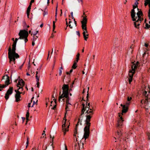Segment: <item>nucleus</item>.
I'll return each instance as SVG.
<instances>
[{
    "mask_svg": "<svg viewBox=\"0 0 150 150\" xmlns=\"http://www.w3.org/2000/svg\"><path fill=\"white\" fill-rule=\"evenodd\" d=\"M87 102L86 104L87 106H86L85 111L86 110V119L85 121V124L86 125L84 129V134L83 137L86 139L88 138L90 134V127L91 126L90 121L91 118L94 114V110L93 106L90 105V103H88L87 104Z\"/></svg>",
    "mask_w": 150,
    "mask_h": 150,
    "instance_id": "f257e3e1",
    "label": "nucleus"
},
{
    "mask_svg": "<svg viewBox=\"0 0 150 150\" xmlns=\"http://www.w3.org/2000/svg\"><path fill=\"white\" fill-rule=\"evenodd\" d=\"M27 29L26 30H21L18 33V35L19 37L18 38H16L15 40L13 43L12 47H16V43L18 40H20L18 41V43L20 44V42H21L23 44L25 45V43L27 42L28 40L27 38L28 35V33L27 31Z\"/></svg>",
    "mask_w": 150,
    "mask_h": 150,
    "instance_id": "f03ea898",
    "label": "nucleus"
},
{
    "mask_svg": "<svg viewBox=\"0 0 150 150\" xmlns=\"http://www.w3.org/2000/svg\"><path fill=\"white\" fill-rule=\"evenodd\" d=\"M135 8H133L131 12V16L132 20L134 21V27L138 29H139V26L141 24V10L137 8L138 12L137 13V16H135L136 13L134 9Z\"/></svg>",
    "mask_w": 150,
    "mask_h": 150,
    "instance_id": "7ed1b4c3",
    "label": "nucleus"
},
{
    "mask_svg": "<svg viewBox=\"0 0 150 150\" xmlns=\"http://www.w3.org/2000/svg\"><path fill=\"white\" fill-rule=\"evenodd\" d=\"M142 79L141 80L142 83V94L143 96L145 97L146 102H147L148 96L149 93H150V88L149 86H147L146 81L145 77H142Z\"/></svg>",
    "mask_w": 150,
    "mask_h": 150,
    "instance_id": "20e7f679",
    "label": "nucleus"
},
{
    "mask_svg": "<svg viewBox=\"0 0 150 150\" xmlns=\"http://www.w3.org/2000/svg\"><path fill=\"white\" fill-rule=\"evenodd\" d=\"M9 47L8 49V58L10 59V62L13 61L14 63H15V58L17 59L19 57L18 54L16 53V47Z\"/></svg>",
    "mask_w": 150,
    "mask_h": 150,
    "instance_id": "39448f33",
    "label": "nucleus"
},
{
    "mask_svg": "<svg viewBox=\"0 0 150 150\" xmlns=\"http://www.w3.org/2000/svg\"><path fill=\"white\" fill-rule=\"evenodd\" d=\"M120 106L122 107V110L121 113H118L119 117L120 118L117 121V127H120L122 126L123 124V122L124 121L122 115L124 113H125L127 112L128 108V107H126L125 105H123L122 104L120 105Z\"/></svg>",
    "mask_w": 150,
    "mask_h": 150,
    "instance_id": "423d86ee",
    "label": "nucleus"
},
{
    "mask_svg": "<svg viewBox=\"0 0 150 150\" xmlns=\"http://www.w3.org/2000/svg\"><path fill=\"white\" fill-rule=\"evenodd\" d=\"M139 63L138 62H136V64L132 62L131 64V70H130L129 71L128 76H129L128 79L129 82V84L132 81L133 75L135 72V69H136L138 66Z\"/></svg>",
    "mask_w": 150,
    "mask_h": 150,
    "instance_id": "0eeeda50",
    "label": "nucleus"
},
{
    "mask_svg": "<svg viewBox=\"0 0 150 150\" xmlns=\"http://www.w3.org/2000/svg\"><path fill=\"white\" fill-rule=\"evenodd\" d=\"M86 17V16L83 17L82 21L81 22L82 28L83 31V34L84 39L86 41L87 40V39L88 38V37H86V33H88L86 27L87 19Z\"/></svg>",
    "mask_w": 150,
    "mask_h": 150,
    "instance_id": "6e6552de",
    "label": "nucleus"
},
{
    "mask_svg": "<svg viewBox=\"0 0 150 150\" xmlns=\"http://www.w3.org/2000/svg\"><path fill=\"white\" fill-rule=\"evenodd\" d=\"M66 114L67 112H66L65 113V116L64 118V120L62 121L63 124L62 126V129L63 132H64V135H65L66 134V133L68 131V128H69V125H68L67 127H66V123L67 121V119L66 117Z\"/></svg>",
    "mask_w": 150,
    "mask_h": 150,
    "instance_id": "1a4fd4ad",
    "label": "nucleus"
},
{
    "mask_svg": "<svg viewBox=\"0 0 150 150\" xmlns=\"http://www.w3.org/2000/svg\"><path fill=\"white\" fill-rule=\"evenodd\" d=\"M63 90L62 93V95H64L65 96L69 94V87L68 85L64 84L62 87Z\"/></svg>",
    "mask_w": 150,
    "mask_h": 150,
    "instance_id": "9d476101",
    "label": "nucleus"
},
{
    "mask_svg": "<svg viewBox=\"0 0 150 150\" xmlns=\"http://www.w3.org/2000/svg\"><path fill=\"white\" fill-rule=\"evenodd\" d=\"M24 85L25 82L22 79H20L17 84V87H19L18 90L21 89V91H23V87Z\"/></svg>",
    "mask_w": 150,
    "mask_h": 150,
    "instance_id": "9b49d317",
    "label": "nucleus"
},
{
    "mask_svg": "<svg viewBox=\"0 0 150 150\" xmlns=\"http://www.w3.org/2000/svg\"><path fill=\"white\" fill-rule=\"evenodd\" d=\"M13 92V87H10L5 96V98L6 100H7L9 98V96L11 95Z\"/></svg>",
    "mask_w": 150,
    "mask_h": 150,
    "instance_id": "f8f14e48",
    "label": "nucleus"
},
{
    "mask_svg": "<svg viewBox=\"0 0 150 150\" xmlns=\"http://www.w3.org/2000/svg\"><path fill=\"white\" fill-rule=\"evenodd\" d=\"M15 92L16 93V94L15 95V98H16V101L18 102L20 100V98L21 97L20 94L22 93L21 92H20L18 90H15Z\"/></svg>",
    "mask_w": 150,
    "mask_h": 150,
    "instance_id": "ddd939ff",
    "label": "nucleus"
},
{
    "mask_svg": "<svg viewBox=\"0 0 150 150\" xmlns=\"http://www.w3.org/2000/svg\"><path fill=\"white\" fill-rule=\"evenodd\" d=\"M83 143L80 142L77 143H75L74 146L75 150H80V148L82 149L83 147Z\"/></svg>",
    "mask_w": 150,
    "mask_h": 150,
    "instance_id": "4468645a",
    "label": "nucleus"
},
{
    "mask_svg": "<svg viewBox=\"0 0 150 150\" xmlns=\"http://www.w3.org/2000/svg\"><path fill=\"white\" fill-rule=\"evenodd\" d=\"M68 94H67V96H65L64 95H61L59 97V100L60 102L61 99H62V101H64V98H66V101H69V98L68 96Z\"/></svg>",
    "mask_w": 150,
    "mask_h": 150,
    "instance_id": "2eb2a0df",
    "label": "nucleus"
},
{
    "mask_svg": "<svg viewBox=\"0 0 150 150\" xmlns=\"http://www.w3.org/2000/svg\"><path fill=\"white\" fill-rule=\"evenodd\" d=\"M148 4L149 7V10L148 13V16L149 18V19H150V0H145V1L144 6H146Z\"/></svg>",
    "mask_w": 150,
    "mask_h": 150,
    "instance_id": "dca6fc26",
    "label": "nucleus"
},
{
    "mask_svg": "<svg viewBox=\"0 0 150 150\" xmlns=\"http://www.w3.org/2000/svg\"><path fill=\"white\" fill-rule=\"evenodd\" d=\"M83 106V108L81 110V113L79 118V120H82V115L84 114V112L85 111L86 107H85V105L83 103L82 104Z\"/></svg>",
    "mask_w": 150,
    "mask_h": 150,
    "instance_id": "f3484780",
    "label": "nucleus"
},
{
    "mask_svg": "<svg viewBox=\"0 0 150 150\" xmlns=\"http://www.w3.org/2000/svg\"><path fill=\"white\" fill-rule=\"evenodd\" d=\"M78 120V122L76 125V127L74 129V136L75 137H76V135L77 134V127L79 125V123L80 125H82V120H81V121Z\"/></svg>",
    "mask_w": 150,
    "mask_h": 150,
    "instance_id": "a211bd4d",
    "label": "nucleus"
},
{
    "mask_svg": "<svg viewBox=\"0 0 150 150\" xmlns=\"http://www.w3.org/2000/svg\"><path fill=\"white\" fill-rule=\"evenodd\" d=\"M5 77H6V80L5 81V84L7 86H8L10 84L9 77L8 75H6V76H4L3 77V79H4Z\"/></svg>",
    "mask_w": 150,
    "mask_h": 150,
    "instance_id": "6ab92c4d",
    "label": "nucleus"
},
{
    "mask_svg": "<svg viewBox=\"0 0 150 150\" xmlns=\"http://www.w3.org/2000/svg\"><path fill=\"white\" fill-rule=\"evenodd\" d=\"M40 77V76H37V75H36V76H35V78H36V81L37 82L36 84L37 85V87L38 88H39V84H40V83L39 82Z\"/></svg>",
    "mask_w": 150,
    "mask_h": 150,
    "instance_id": "aec40b11",
    "label": "nucleus"
},
{
    "mask_svg": "<svg viewBox=\"0 0 150 150\" xmlns=\"http://www.w3.org/2000/svg\"><path fill=\"white\" fill-rule=\"evenodd\" d=\"M31 7H30V6H29L27 10V14L28 18L29 16V15L30 10L31 9Z\"/></svg>",
    "mask_w": 150,
    "mask_h": 150,
    "instance_id": "412c9836",
    "label": "nucleus"
},
{
    "mask_svg": "<svg viewBox=\"0 0 150 150\" xmlns=\"http://www.w3.org/2000/svg\"><path fill=\"white\" fill-rule=\"evenodd\" d=\"M138 1H136L134 3V5H133V8H136L138 7Z\"/></svg>",
    "mask_w": 150,
    "mask_h": 150,
    "instance_id": "4be33fe9",
    "label": "nucleus"
},
{
    "mask_svg": "<svg viewBox=\"0 0 150 150\" xmlns=\"http://www.w3.org/2000/svg\"><path fill=\"white\" fill-rule=\"evenodd\" d=\"M77 63L74 62V64L72 67V69H75L77 67Z\"/></svg>",
    "mask_w": 150,
    "mask_h": 150,
    "instance_id": "5701e85b",
    "label": "nucleus"
},
{
    "mask_svg": "<svg viewBox=\"0 0 150 150\" xmlns=\"http://www.w3.org/2000/svg\"><path fill=\"white\" fill-rule=\"evenodd\" d=\"M7 86L6 85V84H5V85L0 84V91H2V89H1V88H2L3 89V88L6 87Z\"/></svg>",
    "mask_w": 150,
    "mask_h": 150,
    "instance_id": "b1692460",
    "label": "nucleus"
},
{
    "mask_svg": "<svg viewBox=\"0 0 150 150\" xmlns=\"http://www.w3.org/2000/svg\"><path fill=\"white\" fill-rule=\"evenodd\" d=\"M145 26V27H144L145 29H149L150 28V25H149L147 23H146Z\"/></svg>",
    "mask_w": 150,
    "mask_h": 150,
    "instance_id": "393cba45",
    "label": "nucleus"
},
{
    "mask_svg": "<svg viewBox=\"0 0 150 150\" xmlns=\"http://www.w3.org/2000/svg\"><path fill=\"white\" fill-rule=\"evenodd\" d=\"M41 67H40V68H38L37 69V71L36 72V74L35 76H36V75H37V76H38V73H39L40 72V70L41 69Z\"/></svg>",
    "mask_w": 150,
    "mask_h": 150,
    "instance_id": "a878e982",
    "label": "nucleus"
},
{
    "mask_svg": "<svg viewBox=\"0 0 150 150\" xmlns=\"http://www.w3.org/2000/svg\"><path fill=\"white\" fill-rule=\"evenodd\" d=\"M55 21H53V31H54V30L55 29Z\"/></svg>",
    "mask_w": 150,
    "mask_h": 150,
    "instance_id": "bb28decb",
    "label": "nucleus"
},
{
    "mask_svg": "<svg viewBox=\"0 0 150 150\" xmlns=\"http://www.w3.org/2000/svg\"><path fill=\"white\" fill-rule=\"evenodd\" d=\"M55 21H53V31H54V30L55 29Z\"/></svg>",
    "mask_w": 150,
    "mask_h": 150,
    "instance_id": "cd10ccee",
    "label": "nucleus"
},
{
    "mask_svg": "<svg viewBox=\"0 0 150 150\" xmlns=\"http://www.w3.org/2000/svg\"><path fill=\"white\" fill-rule=\"evenodd\" d=\"M130 104V102L129 101L127 102L125 105H125L126 106V107H127L128 108V106Z\"/></svg>",
    "mask_w": 150,
    "mask_h": 150,
    "instance_id": "c85d7f7f",
    "label": "nucleus"
},
{
    "mask_svg": "<svg viewBox=\"0 0 150 150\" xmlns=\"http://www.w3.org/2000/svg\"><path fill=\"white\" fill-rule=\"evenodd\" d=\"M117 134L119 136H120L122 135V133L120 130L118 131L117 132Z\"/></svg>",
    "mask_w": 150,
    "mask_h": 150,
    "instance_id": "c756f323",
    "label": "nucleus"
},
{
    "mask_svg": "<svg viewBox=\"0 0 150 150\" xmlns=\"http://www.w3.org/2000/svg\"><path fill=\"white\" fill-rule=\"evenodd\" d=\"M89 87H88V91H87V96H86V99H87V101H88V91H89Z\"/></svg>",
    "mask_w": 150,
    "mask_h": 150,
    "instance_id": "7c9ffc66",
    "label": "nucleus"
},
{
    "mask_svg": "<svg viewBox=\"0 0 150 150\" xmlns=\"http://www.w3.org/2000/svg\"><path fill=\"white\" fill-rule=\"evenodd\" d=\"M47 14H48L47 11L46 10H44V13L43 14L44 16L45 15H47Z\"/></svg>",
    "mask_w": 150,
    "mask_h": 150,
    "instance_id": "2f4dec72",
    "label": "nucleus"
},
{
    "mask_svg": "<svg viewBox=\"0 0 150 150\" xmlns=\"http://www.w3.org/2000/svg\"><path fill=\"white\" fill-rule=\"evenodd\" d=\"M38 38V36L37 35L33 36V40L35 41Z\"/></svg>",
    "mask_w": 150,
    "mask_h": 150,
    "instance_id": "473e14b6",
    "label": "nucleus"
},
{
    "mask_svg": "<svg viewBox=\"0 0 150 150\" xmlns=\"http://www.w3.org/2000/svg\"><path fill=\"white\" fill-rule=\"evenodd\" d=\"M29 113L28 112V110L27 112L26 113V117H29Z\"/></svg>",
    "mask_w": 150,
    "mask_h": 150,
    "instance_id": "72a5a7b5",
    "label": "nucleus"
},
{
    "mask_svg": "<svg viewBox=\"0 0 150 150\" xmlns=\"http://www.w3.org/2000/svg\"><path fill=\"white\" fill-rule=\"evenodd\" d=\"M23 26L24 28L26 29V24L25 22L24 21L23 22Z\"/></svg>",
    "mask_w": 150,
    "mask_h": 150,
    "instance_id": "f704fd0d",
    "label": "nucleus"
},
{
    "mask_svg": "<svg viewBox=\"0 0 150 150\" xmlns=\"http://www.w3.org/2000/svg\"><path fill=\"white\" fill-rule=\"evenodd\" d=\"M62 70L61 69H59V76H61L62 74Z\"/></svg>",
    "mask_w": 150,
    "mask_h": 150,
    "instance_id": "c9c22d12",
    "label": "nucleus"
},
{
    "mask_svg": "<svg viewBox=\"0 0 150 150\" xmlns=\"http://www.w3.org/2000/svg\"><path fill=\"white\" fill-rule=\"evenodd\" d=\"M37 101H38V100H37L36 101V102H35V101H33V105L32 106V107H33V106L34 105H35V104H37Z\"/></svg>",
    "mask_w": 150,
    "mask_h": 150,
    "instance_id": "e433bc0d",
    "label": "nucleus"
},
{
    "mask_svg": "<svg viewBox=\"0 0 150 150\" xmlns=\"http://www.w3.org/2000/svg\"><path fill=\"white\" fill-rule=\"evenodd\" d=\"M68 108V105H66V107L65 108V110L66 111V112H67V111L69 110H67V108Z\"/></svg>",
    "mask_w": 150,
    "mask_h": 150,
    "instance_id": "4c0bfd02",
    "label": "nucleus"
},
{
    "mask_svg": "<svg viewBox=\"0 0 150 150\" xmlns=\"http://www.w3.org/2000/svg\"><path fill=\"white\" fill-rule=\"evenodd\" d=\"M79 59V57H76V60L74 61V62L77 63L78 62Z\"/></svg>",
    "mask_w": 150,
    "mask_h": 150,
    "instance_id": "58836bf2",
    "label": "nucleus"
},
{
    "mask_svg": "<svg viewBox=\"0 0 150 150\" xmlns=\"http://www.w3.org/2000/svg\"><path fill=\"white\" fill-rule=\"evenodd\" d=\"M26 122L25 123V125H26L28 121L29 120V117H26Z\"/></svg>",
    "mask_w": 150,
    "mask_h": 150,
    "instance_id": "ea45409f",
    "label": "nucleus"
},
{
    "mask_svg": "<svg viewBox=\"0 0 150 150\" xmlns=\"http://www.w3.org/2000/svg\"><path fill=\"white\" fill-rule=\"evenodd\" d=\"M132 99V98L131 97L129 98V97H128L127 99V101H129Z\"/></svg>",
    "mask_w": 150,
    "mask_h": 150,
    "instance_id": "a19ab883",
    "label": "nucleus"
},
{
    "mask_svg": "<svg viewBox=\"0 0 150 150\" xmlns=\"http://www.w3.org/2000/svg\"><path fill=\"white\" fill-rule=\"evenodd\" d=\"M74 84V81L73 83H72L71 85L70 86V88H72L73 87V85Z\"/></svg>",
    "mask_w": 150,
    "mask_h": 150,
    "instance_id": "79ce46f5",
    "label": "nucleus"
},
{
    "mask_svg": "<svg viewBox=\"0 0 150 150\" xmlns=\"http://www.w3.org/2000/svg\"><path fill=\"white\" fill-rule=\"evenodd\" d=\"M76 33L77 35H78L79 36H80V33L79 31H76Z\"/></svg>",
    "mask_w": 150,
    "mask_h": 150,
    "instance_id": "37998d69",
    "label": "nucleus"
},
{
    "mask_svg": "<svg viewBox=\"0 0 150 150\" xmlns=\"http://www.w3.org/2000/svg\"><path fill=\"white\" fill-rule=\"evenodd\" d=\"M56 106L57 105L55 104L53 108H52V109L54 110L56 108Z\"/></svg>",
    "mask_w": 150,
    "mask_h": 150,
    "instance_id": "c03bdc74",
    "label": "nucleus"
},
{
    "mask_svg": "<svg viewBox=\"0 0 150 150\" xmlns=\"http://www.w3.org/2000/svg\"><path fill=\"white\" fill-rule=\"evenodd\" d=\"M28 144H29V141H27V142H26V148H27V147H28Z\"/></svg>",
    "mask_w": 150,
    "mask_h": 150,
    "instance_id": "a18cd8bd",
    "label": "nucleus"
},
{
    "mask_svg": "<svg viewBox=\"0 0 150 150\" xmlns=\"http://www.w3.org/2000/svg\"><path fill=\"white\" fill-rule=\"evenodd\" d=\"M35 41L33 40L32 42V45L33 46L35 45Z\"/></svg>",
    "mask_w": 150,
    "mask_h": 150,
    "instance_id": "49530a36",
    "label": "nucleus"
},
{
    "mask_svg": "<svg viewBox=\"0 0 150 150\" xmlns=\"http://www.w3.org/2000/svg\"><path fill=\"white\" fill-rule=\"evenodd\" d=\"M144 45L145 47H148V44L147 43H144Z\"/></svg>",
    "mask_w": 150,
    "mask_h": 150,
    "instance_id": "de8ad7c7",
    "label": "nucleus"
},
{
    "mask_svg": "<svg viewBox=\"0 0 150 150\" xmlns=\"http://www.w3.org/2000/svg\"><path fill=\"white\" fill-rule=\"evenodd\" d=\"M21 118L23 120V123L25 120V117H22Z\"/></svg>",
    "mask_w": 150,
    "mask_h": 150,
    "instance_id": "09e8293b",
    "label": "nucleus"
},
{
    "mask_svg": "<svg viewBox=\"0 0 150 150\" xmlns=\"http://www.w3.org/2000/svg\"><path fill=\"white\" fill-rule=\"evenodd\" d=\"M66 105H68V104H69L71 105V104L69 103V101H66Z\"/></svg>",
    "mask_w": 150,
    "mask_h": 150,
    "instance_id": "8fccbe9b",
    "label": "nucleus"
},
{
    "mask_svg": "<svg viewBox=\"0 0 150 150\" xmlns=\"http://www.w3.org/2000/svg\"><path fill=\"white\" fill-rule=\"evenodd\" d=\"M57 13V6L56 7V9H55V13Z\"/></svg>",
    "mask_w": 150,
    "mask_h": 150,
    "instance_id": "3c124183",
    "label": "nucleus"
},
{
    "mask_svg": "<svg viewBox=\"0 0 150 150\" xmlns=\"http://www.w3.org/2000/svg\"><path fill=\"white\" fill-rule=\"evenodd\" d=\"M79 56H80V54L79 53H78L77 55H76V57H79Z\"/></svg>",
    "mask_w": 150,
    "mask_h": 150,
    "instance_id": "603ef678",
    "label": "nucleus"
},
{
    "mask_svg": "<svg viewBox=\"0 0 150 150\" xmlns=\"http://www.w3.org/2000/svg\"><path fill=\"white\" fill-rule=\"evenodd\" d=\"M30 105H31V103H29L28 104V108H29L30 107Z\"/></svg>",
    "mask_w": 150,
    "mask_h": 150,
    "instance_id": "864d4df0",
    "label": "nucleus"
},
{
    "mask_svg": "<svg viewBox=\"0 0 150 150\" xmlns=\"http://www.w3.org/2000/svg\"><path fill=\"white\" fill-rule=\"evenodd\" d=\"M74 23H75V26H76V21H75V19L74 18Z\"/></svg>",
    "mask_w": 150,
    "mask_h": 150,
    "instance_id": "5fc2aeb1",
    "label": "nucleus"
},
{
    "mask_svg": "<svg viewBox=\"0 0 150 150\" xmlns=\"http://www.w3.org/2000/svg\"><path fill=\"white\" fill-rule=\"evenodd\" d=\"M65 150H67V146L65 145Z\"/></svg>",
    "mask_w": 150,
    "mask_h": 150,
    "instance_id": "6e6d98bb",
    "label": "nucleus"
},
{
    "mask_svg": "<svg viewBox=\"0 0 150 150\" xmlns=\"http://www.w3.org/2000/svg\"><path fill=\"white\" fill-rule=\"evenodd\" d=\"M69 26L70 28L72 29L73 28V27L70 24Z\"/></svg>",
    "mask_w": 150,
    "mask_h": 150,
    "instance_id": "4d7b16f0",
    "label": "nucleus"
},
{
    "mask_svg": "<svg viewBox=\"0 0 150 150\" xmlns=\"http://www.w3.org/2000/svg\"><path fill=\"white\" fill-rule=\"evenodd\" d=\"M118 38H116L115 39V43H116V42Z\"/></svg>",
    "mask_w": 150,
    "mask_h": 150,
    "instance_id": "13d9d810",
    "label": "nucleus"
},
{
    "mask_svg": "<svg viewBox=\"0 0 150 150\" xmlns=\"http://www.w3.org/2000/svg\"><path fill=\"white\" fill-rule=\"evenodd\" d=\"M72 71H73V69H71L70 70V71H69V73H71L72 72Z\"/></svg>",
    "mask_w": 150,
    "mask_h": 150,
    "instance_id": "bf43d9fd",
    "label": "nucleus"
},
{
    "mask_svg": "<svg viewBox=\"0 0 150 150\" xmlns=\"http://www.w3.org/2000/svg\"><path fill=\"white\" fill-rule=\"evenodd\" d=\"M36 34H37V33H36L35 32L33 33V36H35V35H36Z\"/></svg>",
    "mask_w": 150,
    "mask_h": 150,
    "instance_id": "052dcab7",
    "label": "nucleus"
},
{
    "mask_svg": "<svg viewBox=\"0 0 150 150\" xmlns=\"http://www.w3.org/2000/svg\"><path fill=\"white\" fill-rule=\"evenodd\" d=\"M57 13H55V18H57Z\"/></svg>",
    "mask_w": 150,
    "mask_h": 150,
    "instance_id": "680f3d73",
    "label": "nucleus"
},
{
    "mask_svg": "<svg viewBox=\"0 0 150 150\" xmlns=\"http://www.w3.org/2000/svg\"><path fill=\"white\" fill-rule=\"evenodd\" d=\"M34 0H31L30 2H31V3H33L34 2Z\"/></svg>",
    "mask_w": 150,
    "mask_h": 150,
    "instance_id": "e2e57ef3",
    "label": "nucleus"
},
{
    "mask_svg": "<svg viewBox=\"0 0 150 150\" xmlns=\"http://www.w3.org/2000/svg\"><path fill=\"white\" fill-rule=\"evenodd\" d=\"M146 53H147V52H145L143 54V57H144V56L145 54Z\"/></svg>",
    "mask_w": 150,
    "mask_h": 150,
    "instance_id": "0e129e2a",
    "label": "nucleus"
},
{
    "mask_svg": "<svg viewBox=\"0 0 150 150\" xmlns=\"http://www.w3.org/2000/svg\"><path fill=\"white\" fill-rule=\"evenodd\" d=\"M43 26V24H41L40 25V27H42Z\"/></svg>",
    "mask_w": 150,
    "mask_h": 150,
    "instance_id": "69168bd1",
    "label": "nucleus"
},
{
    "mask_svg": "<svg viewBox=\"0 0 150 150\" xmlns=\"http://www.w3.org/2000/svg\"><path fill=\"white\" fill-rule=\"evenodd\" d=\"M70 73L69 72H66V74L67 75L69 74Z\"/></svg>",
    "mask_w": 150,
    "mask_h": 150,
    "instance_id": "338daca9",
    "label": "nucleus"
},
{
    "mask_svg": "<svg viewBox=\"0 0 150 150\" xmlns=\"http://www.w3.org/2000/svg\"><path fill=\"white\" fill-rule=\"evenodd\" d=\"M26 75L27 76H30V74L28 73H26Z\"/></svg>",
    "mask_w": 150,
    "mask_h": 150,
    "instance_id": "774afa93",
    "label": "nucleus"
}]
</instances>
